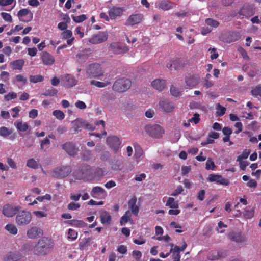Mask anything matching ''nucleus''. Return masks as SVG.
I'll list each match as a JSON object with an SVG mask.
<instances>
[{
	"mask_svg": "<svg viewBox=\"0 0 261 261\" xmlns=\"http://www.w3.org/2000/svg\"><path fill=\"white\" fill-rule=\"evenodd\" d=\"M73 129L74 133L81 131L82 128L87 129L89 130H94L95 129L96 126L101 125L103 130L102 134L99 133H89L90 136H95L97 137H101V135L106 136L107 132L105 130V122L103 120L96 121L94 124H90L86 121H83L80 120H76L73 122Z\"/></svg>",
	"mask_w": 261,
	"mask_h": 261,
	"instance_id": "nucleus-1",
	"label": "nucleus"
},
{
	"mask_svg": "<svg viewBox=\"0 0 261 261\" xmlns=\"http://www.w3.org/2000/svg\"><path fill=\"white\" fill-rule=\"evenodd\" d=\"M54 247V241L48 238L43 237L39 239L33 249V253L38 256L46 255L50 253Z\"/></svg>",
	"mask_w": 261,
	"mask_h": 261,
	"instance_id": "nucleus-2",
	"label": "nucleus"
},
{
	"mask_svg": "<svg viewBox=\"0 0 261 261\" xmlns=\"http://www.w3.org/2000/svg\"><path fill=\"white\" fill-rule=\"evenodd\" d=\"M132 85V82L126 78L117 80L113 85L112 89L118 93H123L128 90Z\"/></svg>",
	"mask_w": 261,
	"mask_h": 261,
	"instance_id": "nucleus-3",
	"label": "nucleus"
},
{
	"mask_svg": "<svg viewBox=\"0 0 261 261\" xmlns=\"http://www.w3.org/2000/svg\"><path fill=\"white\" fill-rule=\"evenodd\" d=\"M32 214L29 211L23 210L18 212L16 217V223L19 226H25L31 221Z\"/></svg>",
	"mask_w": 261,
	"mask_h": 261,
	"instance_id": "nucleus-4",
	"label": "nucleus"
},
{
	"mask_svg": "<svg viewBox=\"0 0 261 261\" xmlns=\"http://www.w3.org/2000/svg\"><path fill=\"white\" fill-rule=\"evenodd\" d=\"M101 65L98 63L90 64L86 71V74L89 78L99 77L103 75Z\"/></svg>",
	"mask_w": 261,
	"mask_h": 261,
	"instance_id": "nucleus-5",
	"label": "nucleus"
},
{
	"mask_svg": "<svg viewBox=\"0 0 261 261\" xmlns=\"http://www.w3.org/2000/svg\"><path fill=\"white\" fill-rule=\"evenodd\" d=\"M91 168L88 165H81L79 168L74 171L73 175L77 179H83L90 176Z\"/></svg>",
	"mask_w": 261,
	"mask_h": 261,
	"instance_id": "nucleus-6",
	"label": "nucleus"
},
{
	"mask_svg": "<svg viewBox=\"0 0 261 261\" xmlns=\"http://www.w3.org/2000/svg\"><path fill=\"white\" fill-rule=\"evenodd\" d=\"M145 130L149 136L158 138L161 137L164 133V129L158 124L146 125Z\"/></svg>",
	"mask_w": 261,
	"mask_h": 261,
	"instance_id": "nucleus-7",
	"label": "nucleus"
},
{
	"mask_svg": "<svg viewBox=\"0 0 261 261\" xmlns=\"http://www.w3.org/2000/svg\"><path fill=\"white\" fill-rule=\"evenodd\" d=\"M200 77L198 74L188 73L185 77L186 89H192L196 86L200 82Z\"/></svg>",
	"mask_w": 261,
	"mask_h": 261,
	"instance_id": "nucleus-8",
	"label": "nucleus"
},
{
	"mask_svg": "<svg viewBox=\"0 0 261 261\" xmlns=\"http://www.w3.org/2000/svg\"><path fill=\"white\" fill-rule=\"evenodd\" d=\"M71 172V168L70 166H62L56 168L54 170L55 177L58 178H63L68 176Z\"/></svg>",
	"mask_w": 261,
	"mask_h": 261,
	"instance_id": "nucleus-9",
	"label": "nucleus"
},
{
	"mask_svg": "<svg viewBox=\"0 0 261 261\" xmlns=\"http://www.w3.org/2000/svg\"><path fill=\"white\" fill-rule=\"evenodd\" d=\"M109 50L114 54H121L127 53L128 48L125 45L118 42H113L110 44Z\"/></svg>",
	"mask_w": 261,
	"mask_h": 261,
	"instance_id": "nucleus-10",
	"label": "nucleus"
},
{
	"mask_svg": "<svg viewBox=\"0 0 261 261\" xmlns=\"http://www.w3.org/2000/svg\"><path fill=\"white\" fill-rule=\"evenodd\" d=\"M159 106L160 109L163 112L167 113L172 112L175 108L174 103L167 99L160 100Z\"/></svg>",
	"mask_w": 261,
	"mask_h": 261,
	"instance_id": "nucleus-11",
	"label": "nucleus"
},
{
	"mask_svg": "<svg viewBox=\"0 0 261 261\" xmlns=\"http://www.w3.org/2000/svg\"><path fill=\"white\" fill-rule=\"evenodd\" d=\"M207 180L210 182H216L218 184L224 186H227L230 184L229 179L223 178L222 175L219 174H210Z\"/></svg>",
	"mask_w": 261,
	"mask_h": 261,
	"instance_id": "nucleus-12",
	"label": "nucleus"
},
{
	"mask_svg": "<svg viewBox=\"0 0 261 261\" xmlns=\"http://www.w3.org/2000/svg\"><path fill=\"white\" fill-rule=\"evenodd\" d=\"M20 210L19 206L10 204H6L3 207L2 213L7 217H12L18 213Z\"/></svg>",
	"mask_w": 261,
	"mask_h": 261,
	"instance_id": "nucleus-13",
	"label": "nucleus"
},
{
	"mask_svg": "<svg viewBox=\"0 0 261 261\" xmlns=\"http://www.w3.org/2000/svg\"><path fill=\"white\" fill-rule=\"evenodd\" d=\"M108 39V35L104 32H100L89 39V42L93 44H99Z\"/></svg>",
	"mask_w": 261,
	"mask_h": 261,
	"instance_id": "nucleus-14",
	"label": "nucleus"
},
{
	"mask_svg": "<svg viewBox=\"0 0 261 261\" xmlns=\"http://www.w3.org/2000/svg\"><path fill=\"white\" fill-rule=\"evenodd\" d=\"M40 59L43 64L46 66L52 65L55 61L54 57L46 51H43L41 53Z\"/></svg>",
	"mask_w": 261,
	"mask_h": 261,
	"instance_id": "nucleus-15",
	"label": "nucleus"
},
{
	"mask_svg": "<svg viewBox=\"0 0 261 261\" xmlns=\"http://www.w3.org/2000/svg\"><path fill=\"white\" fill-rule=\"evenodd\" d=\"M124 10L123 8L112 6L110 8L108 11V14L110 19L113 20L116 19L117 17L121 16Z\"/></svg>",
	"mask_w": 261,
	"mask_h": 261,
	"instance_id": "nucleus-16",
	"label": "nucleus"
},
{
	"mask_svg": "<svg viewBox=\"0 0 261 261\" xmlns=\"http://www.w3.org/2000/svg\"><path fill=\"white\" fill-rule=\"evenodd\" d=\"M107 143L110 148L116 152L119 148L121 141L118 137L111 136L107 138Z\"/></svg>",
	"mask_w": 261,
	"mask_h": 261,
	"instance_id": "nucleus-17",
	"label": "nucleus"
},
{
	"mask_svg": "<svg viewBox=\"0 0 261 261\" xmlns=\"http://www.w3.org/2000/svg\"><path fill=\"white\" fill-rule=\"evenodd\" d=\"M43 234V230L39 227L34 226L29 229L27 232V237L31 239L39 238Z\"/></svg>",
	"mask_w": 261,
	"mask_h": 261,
	"instance_id": "nucleus-18",
	"label": "nucleus"
},
{
	"mask_svg": "<svg viewBox=\"0 0 261 261\" xmlns=\"http://www.w3.org/2000/svg\"><path fill=\"white\" fill-rule=\"evenodd\" d=\"M255 8L253 5L245 4L239 11V14L246 17H249L254 14Z\"/></svg>",
	"mask_w": 261,
	"mask_h": 261,
	"instance_id": "nucleus-19",
	"label": "nucleus"
},
{
	"mask_svg": "<svg viewBox=\"0 0 261 261\" xmlns=\"http://www.w3.org/2000/svg\"><path fill=\"white\" fill-rule=\"evenodd\" d=\"M62 148L70 156H74L78 151V148H76L74 143L72 142H66L62 146Z\"/></svg>",
	"mask_w": 261,
	"mask_h": 261,
	"instance_id": "nucleus-20",
	"label": "nucleus"
},
{
	"mask_svg": "<svg viewBox=\"0 0 261 261\" xmlns=\"http://www.w3.org/2000/svg\"><path fill=\"white\" fill-rule=\"evenodd\" d=\"M185 62L180 59H175L170 61V64L167 65V67L170 70L173 69L178 70L182 69L185 67Z\"/></svg>",
	"mask_w": 261,
	"mask_h": 261,
	"instance_id": "nucleus-21",
	"label": "nucleus"
},
{
	"mask_svg": "<svg viewBox=\"0 0 261 261\" xmlns=\"http://www.w3.org/2000/svg\"><path fill=\"white\" fill-rule=\"evenodd\" d=\"M142 19V15L140 14H133L129 16L125 22L126 25H134L140 23Z\"/></svg>",
	"mask_w": 261,
	"mask_h": 261,
	"instance_id": "nucleus-22",
	"label": "nucleus"
},
{
	"mask_svg": "<svg viewBox=\"0 0 261 261\" xmlns=\"http://www.w3.org/2000/svg\"><path fill=\"white\" fill-rule=\"evenodd\" d=\"M225 256L226 253L224 251L213 250L208 253L207 259L210 260H215L224 257Z\"/></svg>",
	"mask_w": 261,
	"mask_h": 261,
	"instance_id": "nucleus-23",
	"label": "nucleus"
},
{
	"mask_svg": "<svg viewBox=\"0 0 261 261\" xmlns=\"http://www.w3.org/2000/svg\"><path fill=\"white\" fill-rule=\"evenodd\" d=\"M22 255L18 252H10L7 253L3 258L4 261H17L20 259Z\"/></svg>",
	"mask_w": 261,
	"mask_h": 261,
	"instance_id": "nucleus-24",
	"label": "nucleus"
},
{
	"mask_svg": "<svg viewBox=\"0 0 261 261\" xmlns=\"http://www.w3.org/2000/svg\"><path fill=\"white\" fill-rule=\"evenodd\" d=\"M13 133V129H9L5 126H2L0 127V136L3 137H7L10 135V139L11 140H14L16 138V135L15 133Z\"/></svg>",
	"mask_w": 261,
	"mask_h": 261,
	"instance_id": "nucleus-25",
	"label": "nucleus"
},
{
	"mask_svg": "<svg viewBox=\"0 0 261 261\" xmlns=\"http://www.w3.org/2000/svg\"><path fill=\"white\" fill-rule=\"evenodd\" d=\"M61 37L62 39H67V43L69 45H71L74 40V38L72 37V32L69 30L64 31L61 34Z\"/></svg>",
	"mask_w": 261,
	"mask_h": 261,
	"instance_id": "nucleus-26",
	"label": "nucleus"
},
{
	"mask_svg": "<svg viewBox=\"0 0 261 261\" xmlns=\"http://www.w3.org/2000/svg\"><path fill=\"white\" fill-rule=\"evenodd\" d=\"M151 86L156 90L161 91L166 87V82L164 80L155 79L151 82Z\"/></svg>",
	"mask_w": 261,
	"mask_h": 261,
	"instance_id": "nucleus-27",
	"label": "nucleus"
},
{
	"mask_svg": "<svg viewBox=\"0 0 261 261\" xmlns=\"http://www.w3.org/2000/svg\"><path fill=\"white\" fill-rule=\"evenodd\" d=\"M105 193V190L102 187L96 186L92 188L90 194L92 197L95 198L102 196Z\"/></svg>",
	"mask_w": 261,
	"mask_h": 261,
	"instance_id": "nucleus-28",
	"label": "nucleus"
},
{
	"mask_svg": "<svg viewBox=\"0 0 261 261\" xmlns=\"http://www.w3.org/2000/svg\"><path fill=\"white\" fill-rule=\"evenodd\" d=\"M231 240L237 243H242L245 241V237L241 232L232 233L229 235Z\"/></svg>",
	"mask_w": 261,
	"mask_h": 261,
	"instance_id": "nucleus-29",
	"label": "nucleus"
},
{
	"mask_svg": "<svg viewBox=\"0 0 261 261\" xmlns=\"http://www.w3.org/2000/svg\"><path fill=\"white\" fill-rule=\"evenodd\" d=\"M25 61L23 59H18L10 62V65L12 66L13 70H21Z\"/></svg>",
	"mask_w": 261,
	"mask_h": 261,
	"instance_id": "nucleus-30",
	"label": "nucleus"
},
{
	"mask_svg": "<svg viewBox=\"0 0 261 261\" xmlns=\"http://www.w3.org/2000/svg\"><path fill=\"white\" fill-rule=\"evenodd\" d=\"M65 85L67 87H71L77 83L76 80L70 74H67L64 77Z\"/></svg>",
	"mask_w": 261,
	"mask_h": 261,
	"instance_id": "nucleus-31",
	"label": "nucleus"
},
{
	"mask_svg": "<svg viewBox=\"0 0 261 261\" xmlns=\"http://www.w3.org/2000/svg\"><path fill=\"white\" fill-rule=\"evenodd\" d=\"M180 247L178 246H175L173 248L170 250V253H172V257L173 261H180Z\"/></svg>",
	"mask_w": 261,
	"mask_h": 261,
	"instance_id": "nucleus-32",
	"label": "nucleus"
},
{
	"mask_svg": "<svg viewBox=\"0 0 261 261\" xmlns=\"http://www.w3.org/2000/svg\"><path fill=\"white\" fill-rule=\"evenodd\" d=\"M101 222L103 224L109 225L111 221V216L106 211H104L100 215Z\"/></svg>",
	"mask_w": 261,
	"mask_h": 261,
	"instance_id": "nucleus-33",
	"label": "nucleus"
},
{
	"mask_svg": "<svg viewBox=\"0 0 261 261\" xmlns=\"http://www.w3.org/2000/svg\"><path fill=\"white\" fill-rule=\"evenodd\" d=\"M30 13L31 14V19L33 17V14L27 9H22L20 10L17 13V16L18 17L20 21H23V22H28L30 20H24L22 18L23 17L27 16V15H28Z\"/></svg>",
	"mask_w": 261,
	"mask_h": 261,
	"instance_id": "nucleus-34",
	"label": "nucleus"
},
{
	"mask_svg": "<svg viewBox=\"0 0 261 261\" xmlns=\"http://www.w3.org/2000/svg\"><path fill=\"white\" fill-rule=\"evenodd\" d=\"M67 223L71 226L78 228H83L87 225V224L83 221L75 219L69 220Z\"/></svg>",
	"mask_w": 261,
	"mask_h": 261,
	"instance_id": "nucleus-35",
	"label": "nucleus"
},
{
	"mask_svg": "<svg viewBox=\"0 0 261 261\" xmlns=\"http://www.w3.org/2000/svg\"><path fill=\"white\" fill-rule=\"evenodd\" d=\"M166 206H169L171 208L176 209L179 207L178 201H175L174 198L169 197L166 203Z\"/></svg>",
	"mask_w": 261,
	"mask_h": 261,
	"instance_id": "nucleus-36",
	"label": "nucleus"
},
{
	"mask_svg": "<svg viewBox=\"0 0 261 261\" xmlns=\"http://www.w3.org/2000/svg\"><path fill=\"white\" fill-rule=\"evenodd\" d=\"M241 34L239 32H232L228 37L227 42L229 43L235 42L241 38Z\"/></svg>",
	"mask_w": 261,
	"mask_h": 261,
	"instance_id": "nucleus-37",
	"label": "nucleus"
},
{
	"mask_svg": "<svg viewBox=\"0 0 261 261\" xmlns=\"http://www.w3.org/2000/svg\"><path fill=\"white\" fill-rule=\"evenodd\" d=\"M131 213L129 211H127L124 215L121 217L120 223L121 226L125 225V224L130 219Z\"/></svg>",
	"mask_w": 261,
	"mask_h": 261,
	"instance_id": "nucleus-38",
	"label": "nucleus"
},
{
	"mask_svg": "<svg viewBox=\"0 0 261 261\" xmlns=\"http://www.w3.org/2000/svg\"><path fill=\"white\" fill-rule=\"evenodd\" d=\"M92 239L90 237L89 238H84L80 243H79V248L81 250H83L85 247H87L89 244Z\"/></svg>",
	"mask_w": 261,
	"mask_h": 261,
	"instance_id": "nucleus-39",
	"label": "nucleus"
},
{
	"mask_svg": "<svg viewBox=\"0 0 261 261\" xmlns=\"http://www.w3.org/2000/svg\"><path fill=\"white\" fill-rule=\"evenodd\" d=\"M159 7L160 9L165 11L169 10L172 8L171 3L166 0H163L160 2L159 4Z\"/></svg>",
	"mask_w": 261,
	"mask_h": 261,
	"instance_id": "nucleus-40",
	"label": "nucleus"
},
{
	"mask_svg": "<svg viewBox=\"0 0 261 261\" xmlns=\"http://www.w3.org/2000/svg\"><path fill=\"white\" fill-rule=\"evenodd\" d=\"M30 82L33 83H37L42 82L44 80V77L41 75H30L29 76Z\"/></svg>",
	"mask_w": 261,
	"mask_h": 261,
	"instance_id": "nucleus-41",
	"label": "nucleus"
},
{
	"mask_svg": "<svg viewBox=\"0 0 261 261\" xmlns=\"http://www.w3.org/2000/svg\"><path fill=\"white\" fill-rule=\"evenodd\" d=\"M68 239L71 240H75L77 238L78 233L72 228L68 230Z\"/></svg>",
	"mask_w": 261,
	"mask_h": 261,
	"instance_id": "nucleus-42",
	"label": "nucleus"
},
{
	"mask_svg": "<svg viewBox=\"0 0 261 261\" xmlns=\"http://www.w3.org/2000/svg\"><path fill=\"white\" fill-rule=\"evenodd\" d=\"M27 166L30 168L37 169L39 166V164L34 159H31L28 160Z\"/></svg>",
	"mask_w": 261,
	"mask_h": 261,
	"instance_id": "nucleus-43",
	"label": "nucleus"
},
{
	"mask_svg": "<svg viewBox=\"0 0 261 261\" xmlns=\"http://www.w3.org/2000/svg\"><path fill=\"white\" fill-rule=\"evenodd\" d=\"M57 92L58 90L56 89L51 87L46 90L42 95L45 96H54L57 94Z\"/></svg>",
	"mask_w": 261,
	"mask_h": 261,
	"instance_id": "nucleus-44",
	"label": "nucleus"
},
{
	"mask_svg": "<svg viewBox=\"0 0 261 261\" xmlns=\"http://www.w3.org/2000/svg\"><path fill=\"white\" fill-rule=\"evenodd\" d=\"M17 129L21 132L26 131L29 127V126L27 123H22V122H19L15 125Z\"/></svg>",
	"mask_w": 261,
	"mask_h": 261,
	"instance_id": "nucleus-45",
	"label": "nucleus"
},
{
	"mask_svg": "<svg viewBox=\"0 0 261 261\" xmlns=\"http://www.w3.org/2000/svg\"><path fill=\"white\" fill-rule=\"evenodd\" d=\"M5 229L12 234H16L17 233V228L13 224H7L5 226Z\"/></svg>",
	"mask_w": 261,
	"mask_h": 261,
	"instance_id": "nucleus-46",
	"label": "nucleus"
},
{
	"mask_svg": "<svg viewBox=\"0 0 261 261\" xmlns=\"http://www.w3.org/2000/svg\"><path fill=\"white\" fill-rule=\"evenodd\" d=\"M143 155V151L140 147L135 148V157L136 159L139 161H140Z\"/></svg>",
	"mask_w": 261,
	"mask_h": 261,
	"instance_id": "nucleus-47",
	"label": "nucleus"
},
{
	"mask_svg": "<svg viewBox=\"0 0 261 261\" xmlns=\"http://www.w3.org/2000/svg\"><path fill=\"white\" fill-rule=\"evenodd\" d=\"M53 114L59 120H62L65 118L64 113L61 110H56L53 111Z\"/></svg>",
	"mask_w": 261,
	"mask_h": 261,
	"instance_id": "nucleus-48",
	"label": "nucleus"
},
{
	"mask_svg": "<svg viewBox=\"0 0 261 261\" xmlns=\"http://www.w3.org/2000/svg\"><path fill=\"white\" fill-rule=\"evenodd\" d=\"M205 23L208 25L213 27L214 28H217L219 25V23L218 21L212 18H207L205 20Z\"/></svg>",
	"mask_w": 261,
	"mask_h": 261,
	"instance_id": "nucleus-49",
	"label": "nucleus"
},
{
	"mask_svg": "<svg viewBox=\"0 0 261 261\" xmlns=\"http://www.w3.org/2000/svg\"><path fill=\"white\" fill-rule=\"evenodd\" d=\"M81 206V204L79 203H76L74 202H71L69 203L67 205V208L70 211H74L79 208Z\"/></svg>",
	"mask_w": 261,
	"mask_h": 261,
	"instance_id": "nucleus-50",
	"label": "nucleus"
},
{
	"mask_svg": "<svg viewBox=\"0 0 261 261\" xmlns=\"http://www.w3.org/2000/svg\"><path fill=\"white\" fill-rule=\"evenodd\" d=\"M217 114L218 116H222L224 115L226 112V109L225 108L222 107L221 106L220 103L217 104Z\"/></svg>",
	"mask_w": 261,
	"mask_h": 261,
	"instance_id": "nucleus-51",
	"label": "nucleus"
},
{
	"mask_svg": "<svg viewBox=\"0 0 261 261\" xmlns=\"http://www.w3.org/2000/svg\"><path fill=\"white\" fill-rule=\"evenodd\" d=\"M72 18L73 20L77 23L82 22L86 19V16L84 14H82L77 16L72 15Z\"/></svg>",
	"mask_w": 261,
	"mask_h": 261,
	"instance_id": "nucleus-52",
	"label": "nucleus"
},
{
	"mask_svg": "<svg viewBox=\"0 0 261 261\" xmlns=\"http://www.w3.org/2000/svg\"><path fill=\"white\" fill-rule=\"evenodd\" d=\"M216 167L214 162L211 159H208L206 164H205V168L207 170H214Z\"/></svg>",
	"mask_w": 261,
	"mask_h": 261,
	"instance_id": "nucleus-53",
	"label": "nucleus"
},
{
	"mask_svg": "<svg viewBox=\"0 0 261 261\" xmlns=\"http://www.w3.org/2000/svg\"><path fill=\"white\" fill-rule=\"evenodd\" d=\"M1 15L6 21L10 23L12 22V17L10 14L6 12H2Z\"/></svg>",
	"mask_w": 261,
	"mask_h": 261,
	"instance_id": "nucleus-54",
	"label": "nucleus"
},
{
	"mask_svg": "<svg viewBox=\"0 0 261 261\" xmlns=\"http://www.w3.org/2000/svg\"><path fill=\"white\" fill-rule=\"evenodd\" d=\"M90 83L91 85H94V86H95L97 87H99V88L105 87L108 85V84H107L106 83L99 82V81H94V80H92L90 82Z\"/></svg>",
	"mask_w": 261,
	"mask_h": 261,
	"instance_id": "nucleus-55",
	"label": "nucleus"
},
{
	"mask_svg": "<svg viewBox=\"0 0 261 261\" xmlns=\"http://www.w3.org/2000/svg\"><path fill=\"white\" fill-rule=\"evenodd\" d=\"M17 97V94L15 92H10L4 96L5 100L8 101Z\"/></svg>",
	"mask_w": 261,
	"mask_h": 261,
	"instance_id": "nucleus-56",
	"label": "nucleus"
},
{
	"mask_svg": "<svg viewBox=\"0 0 261 261\" xmlns=\"http://www.w3.org/2000/svg\"><path fill=\"white\" fill-rule=\"evenodd\" d=\"M184 191L182 187L180 185L177 186L176 189L171 194L172 196H177Z\"/></svg>",
	"mask_w": 261,
	"mask_h": 261,
	"instance_id": "nucleus-57",
	"label": "nucleus"
},
{
	"mask_svg": "<svg viewBox=\"0 0 261 261\" xmlns=\"http://www.w3.org/2000/svg\"><path fill=\"white\" fill-rule=\"evenodd\" d=\"M208 51L211 53L210 58L212 60L216 59L218 57V54L216 52V49L215 48H210Z\"/></svg>",
	"mask_w": 261,
	"mask_h": 261,
	"instance_id": "nucleus-58",
	"label": "nucleus"
},
{
	"mask_svg": "<svg viewBox=\"0 0 261 261\" xmlns=\"http://www.w3.org/2000/svg\"><path fill=\"white\" fill-rule=\"evenodd\" d=\"M170 92L173 96L175 97H177L180 95L179 90L174 86H171Z\"/></svg>",
	"mask_w": 261,
	"mask_h": 261,
	"instance_id": "nucleus-59",
	"label": "nucleus"
},
{
	"mask_svg": "<svg viewBox=\"0 0 261 261\" xmlns=\"http://www.w3.org/2000/svg\"><path fill=\"white\" fill-rule=\"evenodd\" d=\"M9 76V73L7 71H2L0 74L1 79L5 82L8 81Z\"/></svg>",
	"mask_w": 261,
	"mask_h": 261,
	"instance_id": "nucleus-60",
	"label": "nucleus"
},
{
	"mask_svg": "<svg viewBox=\"0 0 261 261\" xmlns=\"http://www.w3.org/2000/svg\"><path fill=\"white\" fill-rule=\"evenodd\" d=\"M132 255L137 261H139L142 256V253L140 251L134 250L133 251Z\"/></svg>",
	"mask_w": 261,
	"mask_h": 261,
	"instance_id": "nucleus-61",
	"label": "nucleus"
},
{
	"mask_svg": "<svg viewBox=\"0 0 261 261\" xmlns=\"http://www.w3.org/2000/svg\"><path fill=\"white\" fill-rule=\"evenodd\" d=\"M7 161L8 164L9 165V166L10 167H11L12 169H16V168H17L16 164L15 162H14V161L12 159H11L10 158H8L7 159Z\"/></svg>",
	"mask_w": 261,
	"mask_h": 261,
	"instance_id": "nucleus-62",
	"label": "nucleus"
},
{
	"mask_svg": "<svg viewBox=\"0 0 261 261\" xmlns=\"http://www.w3.org/2000/svg\"><path fill=\"white\" fill-rule=\"evenodd\" d=\"M33 214L38 218L45 217L47 216V214L39 211H35L33 212Z\"/></svg>",
	"mask_w": 261,
	"mask_h": 261,
	"instance_id": "nucleus-63",
	"label": "nucleus"
},
{
	"mask_svg": "<svg viewBox=\"0 0 261 261\" xmlns=\"http://www.w3.org/2000/svg\"><path fill=\"white\" fill-rule=\"evenodd\" d=\"M75 106L80 109H84L86 108V105L82 101L78 100L75 103Z\"/></svg>",
	"mask_w": 261,
	"mask_h": 261,
	"instance_id": "nucleus-64",
	"label": "nucleus"
}]
</instances>
